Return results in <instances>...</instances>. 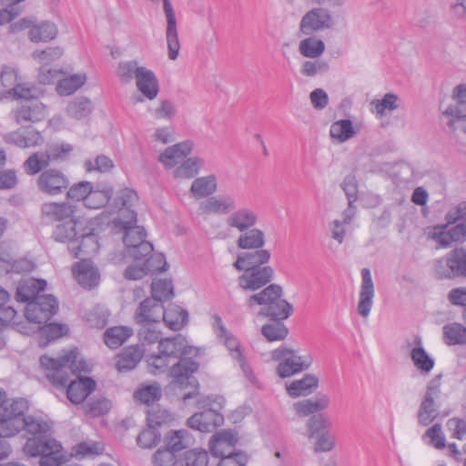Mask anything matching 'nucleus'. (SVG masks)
I'll return each instance as SVG.
<instances>
[{
	"label": "nucleus",
	"instance_id": "obj_54",
	"mask_svg": "<svg viewBox=\"0 0 466 466\" xmlns=\"http://www.w3.org/2000/svg\"><path fill=\"white\" fill-rule=\"evenodd\" d=\"M112 194V189L99 190L94 189L92 187L90 193L87 194V197L83 204L89 209H99L109 202Z\"/></svg>",
	"mask_w": 466,
	"mask_h": 466
},
{
	"label": "nucleus",
	"instance_id": "obj_30",
	"mask_svg": "<svg viewBox=\"0 0 466 466\" xmlns=\"http://www.w3.org/2000/svg\"><path fill=\"white\" fill-rule=\"evenodd\" d=\"M96 382L91 378L79 377L76 380L70 381L67 386L66 395L68 400L78 404L95 390Z\"/></svg>",
	"mask_w": 466,
	"mask_h": 466
},
{
	"label": "nucleus",
	"instance_id": "obj_43",
	"mask_svg": "<svg viewBox=\"0 0 466 466\" xmlns=\"http://www.w3.org/2000/svg\"><path fill=\"white\" fill-rule=\"evenodd\" d=\"M205 166V160L199 157H192L184 159L176 167L173 176L176 178L189 179L194 177Z\"/></svg>",
	"mask_w": 466,
	"mask_h": 466
},
{
	"label": "nucleus",
	"instance_id": "obj_9",
	"mask_svg": "<svg viewBox=\"0 0 466 466\" xmlns=\"http://www.w3.org/2000/svg\"><path fill=\"white\" fill-rule=\"evenodd\" d=\"M58 302L53 295L36 296L26 304L25 316L30 322L46 323L57 311Z\"/></svg>",
	"mask_w": 466,
	"mask_h": 466
},
{
	"label": "nucleus",
	"instance_id": "obj_6",
	"mask_svg": "<svg viewBox=\"0 0 466 466\" xmlns=\"http://www.w3.org/2000/svg\"><path fill=\"white\" fill-rule=\"evenodd\" d=\"M124 231L123 242L127 248V255L134 261L143 262L146 259H152L157 255H152L153 245L146 240V230L139 226L127 227Z\"/></svg>",
	"mask_w": 466,
	"mask_h": 466
},
{
	"label": "nucleus",
	"instance_id": "obj_2",
	"mask_svg": "<svg viewBox=\"0 0 466 466\" xmlns=\"http://www.w3.org/2000/svg\"><path fill=\"white\" fill-rule=\"evenodd\" d=\"M77 350H71L55 359L44 355L40 358L41 366L46 370V378L56 387H65L70 374L87 372L88 364L79 358Z\"/></svg>",
	"mask_w": 466,
	"mask_h": 466
},
{
	"label": "nucleus",
	"instance_id": "obj_39",
	"mask_svg": "<svg viewBox=\"0 0 466 466\" xmlns=\"http://www.w3.org/2000/svg\"><path fill=\"white\" fill-rule=\"evenodd\" d=\"M68 249L75 258L91 255L98 249L96 238L92 233L82 235L80 238H76L71 246H68Z\"/></svg>",
	"mask_w": 466,
	"mask_h": 466
},
{
	"label": "nucleus",
	"instance_id": "obj_20",
	"mask_svg": "<svg viewBox=\"0 0 466 466\" xmlns=\"http://www.w3.org/2000/svg\"><path fill=\"white\" fill-rule=\"evenodd\" d=\"M193 150V142L186 140L167 147L159 156L158 161L167 169L180 164Z\"/></svg>",
	"mask_w": 466,
	"mask_h": 466
},
{
	"label": "nucleus",
	"instance_id": "obj_18",
	"mask_svg": "<svg viewBox=\"0 0 466 466\" xmlns=\"http://www.w3.org/2000/svg\"><path fill=\"white\" fill-rule=\"evenodd\" d=\"M76 207L68 202L48 201L41 206V215L46 223L63 222L74 217Z\"/></svg>",
	"mask_w": 466,
	"mask_h": 466
},
{
	"label": "nucleus",
	"instance_id": "obj_36",
	"mask_svg": "<svg viewBox=\"0 0 466 466\" xmlns=\"http://www.w3.org/2000/svg\"><path fill=\"white\" fill-rule=\"evenodd\" d=\"M218 189V179L214 174L197 177L190 187V193L195 198H209Z\"/></svg>",
	"mask_w": 466,
	"mask_h": 466
},
{
	"label": "nucleus",
	"instance_id": "obj_37",
	"mask_svg": "<svg viewBox=\"0 0 466 466\" xmlns=\"http://www.w3.org/2000/svg\"><path fill=\"white\" fill-rule=\"evenodd\" d=\"M161 319L170 329L180 330L188 321V312L177 305H170L166 309L163 308Z\"/></svg>",
	"mask_w": 466,
	"mask_h": 466
},
{
	"label": "nucleus",
	"instance_id": "obj_22",
	"mask_svg": "<svg viewBox=\"0 0 466 466\" xmlns=\"http://www.w3.org/2000/svg\"><path fill=\"white\" fill-rule=\"evenodd\" d=\"M163 315V305L155 299L147 298L138 306L135 313L137 324H158Z\"/></svg>",
	"mask_w": 466,
	"mask_h": 466
},
{
	"label": "nucleus",
	"instance_id": "obj_27",
	"mask_svg": "<svg viewBox=\"0 0 466 466\" xmlns=\"http://www.w3.org/2000/svg\"><path fill=\"white\" fill-rule=\"evenodd\" d=\"M413 342L415 347L410 350L412 363L421 374L428 375L432 370L435 360L423 348L420 336H416Z\"/></svg>",
	"mask_w": 466,
	"mask_h": 466
},
{
	"label": "nucleus",
	"instance_id": "obj_59",
	"mask_svg": "<svg viewBox=\"0 0 466 466\" xmlns=\"http://www.w3.org/2000/svg\"><path fill=\"white\" fill-rule=\"evenodd\" d=\"M329 69V66L327 61L319 58H310V60H306L302 63L300 73L304 76L314 77L319 74L328 72Z\"/></svg>",
	"mask_w": 466,
	"mask_h": 466
},
{
	"label": "nucleus",
	"instance_id": "obj_38",
	"mask_svg": "<svg viewBox=\"0 0 466 466\" xmlns=\"http://www.w3.org/2000/svg\"><path fill=\"white\" fill-rule=\"evenodd\" d=\"M46 282L43 279H29L25 280L17 287L16 299L19 301L29 302L36 296H41L39 293L45 290Z\"/></svg>",
	"mask_w": 466,
	"mask_h": 466
},
{
	"label": "nucleus",
	"instance_id": "obj_26",
	"mask_svg": "<svg viewBox=\"0 0 466 466\" xmlns=\"http://www.w3.org/2000/svg\"><path fill=\"white\" fill-rule=\"evenodd\" d=\"M270 257L271 254L268 250L260 248L253 252L239 254L233 263V267L238 271L247 268H262L267 266L266 264L269 261Z\"/></svg>",
	"mask_w": 466,
	"mask_h": 466
},
{
	"label": "nucleus",
	"instance_id": "obj_25",
	"mask_svg": "<svg viewBox=\"0 0 466 466\" xmlns=\"http://www.w3.org/2000/svg\"><path fill=\"white\" fill-rule=\"evenodd\" d=\"M238 442L235 433L229 431H221L214 434L209 440V449L213 456L223 459L229 453Z\"/></svg>",
	"mask_w": 466,
	"mask_h": 466
},
{
	"label": "nucleus",
	"instance_id": "obj_8",
	"mask_svg": "<svg viewBox=\"0 0 466 466\" xmlns=\"http://www.w3.org/2000/svg\"><path fill=\"white\" fill-rule=\"evenodd\" d=\"M137 192L130 188L119 190L114 198L115 208L118 210V216L114 219V225L116 228L125 229L127 227L137 226V213L133 210V206L137 202Z\"/></svg>",
	"mask_w": 466,
	"mask_h": 466
},
{
	"label": "nucleus",
	"instance_id": "obj_42",
	"mask_svg": "<svg viewBox=\"0 0 466 466\" xmlns=\"http://www.w3.org/2000/svg\"><path fill=\"white\" fill-rule=\"evenodd\" d=\"M358 133L350 119H339L333 122L329 127V135L338 143H345L353 138Z\"/></svg>",
	"mask_w": 466,
	"mask_h": 466
},
{
	"label": "nucleus",
	"instance_id": "obj_4",
	"mask_svg": "<svg viewBox=\"0 0 466 466\" xmlns=\"http://www.w3.org/2000/svg\"><path fill=\"white\" fill-rule=\"evenodd\" d=\"M279 361L276 368L277 374L284 379L308 370L312 364L311 355H299L294 350L287 347H279L272 350L269 358L265 361Z\"/></svg>",
	"mask_w": 466,
	"mask_h": 466
},
{
	"label": "nucleus",
	"instance_id": "obj_60",
	"mask_svg": "<svg viewBox=\"0 0 466 466\" xmlns=\"http://www.w3.org/2000/svg\"><path fill=\"white\" fill-rule=\"evenodd\" d=\"M262 335L268 341L283 340L289 334V329L282 322L266 324L261 329Z\"/></svg>",
	"mask_w": 466,
	"mask_h": 466
},
{
	"label": "nucleus",
	"instance_id": "obj_57",
	"mask_svg": "<svg viewBox=\"0 0 466 466\" xmlns=\"http://www.w3.org/2000/svg\"><path fill=\"white\" fill-rule=\"evenodd\" d=\"M449 263L455 277H466V249L457 248L450 251Z\"/></svg>",
	"mask_w": 466,
	"mask_h": 466
},
{
	"label": "nucleus",
	"instance_id": "obj_45",
	"mask_svg": "<svg viewBox=\"0 0 466 466\" xmlns=\"http://www.w3.org/2000/svg\"><path fill=\"white\" fill-rule=\"evenodd\" d=\"M293 312V307L281 298L274 300L265 309L259 312V315L267 316L273 320H283L288 319Z\"/></svg>",
	"mask_w": 466,
	"mask_h": 466
},
{
	"label": "nucleus",
	"instance_id": "obj_63",
	"mask_svg": "<svg viewBox=\"0 0 466 466\" xmlns=\"http://www.w3.org/2000/svg\"><path fill=\"white\" fill-rule=\"evenodd\" d=\"M63 49L60 46H49L44 50H35L32 54V57L42 64L47 66L53 61L59 59L63 56Z\"/></svg>",
	"mask_w": 466,
	"mask_h": 466
},
{
	"label": "nucleus",
	"instance_id": "obj_13",
	"mask_svg": "<svg viewBox=\"0 0 466 466\" xmlns=\"http://www.w3.org/2000/svg\"><path fill=\"white\" fill-rule=\"evenodd\" d=\"M334 19L328 9L317 7L307 12L299 23V30L305 35L332 28Z\"/></svg>",
	"mask_w": 466,
	"mask_h": 466
},
{
	"label": "nucleus",
	"instance_id": "obj_12",
	"mask_svg": "<svg viewBox=\"0 0 466 466\" xmlns=\"http://www.w3.org/2000/svg\"><path fill=\"white\" fill-rule=\"evenodd\" d=\"M213 330L216 333L217 337L223 341L225 346L230 351V355L233 359L238 360L239 366L244 372V374L249 378L251 375V370L248 365L245 356L243 355L240 350V344L236 337H234L231 333L228 331L226 327L223 324L221 318L218 315L213 317Z\"/></svg>",
	"mask_w": 466,
	"mask_h": 466
},
{
	"label": "nucleus",
	"instance_id": "obj_1",
	"mask_svg": "<svg viewBox=\"0 0 466 466\" xmlns=\"http://www.w3.org/2000/svg\"><path fill=\"white\" fill-rule=\"evenodd\" d=\"M52 423L40 416L23 415V431L31 434L24 445V452L29 457H40L39 466H60L66 457L61 444L47 436Z\"/></svg>",
	"mask_w": 466,
	"mask_h": 466
},
{
	"label": "nucleus",
	"instance_id": "obj_3",
	"mask_svg": "<svg viewBox=\"0 0 466 466\" xmlns=\"http://www.w3.org/2000/svg\"><path fill=\"white\" fill-rule=\"evenodd\" d=\"M0 406V439L12 438L23 431V415L28 410V402L5 397Z\"/></svg>",
	"mask_w": 466,
	"mask_h": 466
},
{
	"label": "nucleus",
	"instance_id": "obj_10",
	"mask_svg": "<svg viewBox=\"0 0 466 466\" xmlns=\"http://www.w3.org/2000/svg\"><path fill=\"white\" fill-rule=\"evenodd\" d=\"M242 274L238 278V286L243 291L254 292L264 288L274 278V269L270 266L262 268H243Z\"/></svg>",
	"mask_w": 466,
	"mask_h": 466
},
{
	"label": "nucleus",
	"instance_id": "obj_53",
	"mask_svg": "<svg viewBox=\"0 0 466 466\" xmlns=\"http://www.w3.org/2000/svg\"><path fill=\"white\" fill-rule=\"evenodd\" d=\"M73 147L67 143H55L48 145L44 153L48 164L53 162H63L68 159Z\"/></svg>",
	"mask_w": 466,
	"mask_h": 466
},
{
	"label": "nucleus",
	"instance_id": "obj_16",
	"mask_svg": "<svg viewBox=\"0 0 466 466\" xmlns=\"http://www.w3.org/2000/svg\"><path fill=\"white\" fill-rule=\"evenodd\" d=\"M163 10L167 20L166 39L168 49V58L176 60L179 54L180 44L177 35L176 15L169 0H163Z\"/></svg>",
	"mask_w": 466,
	"mask_h": 466
},
{
	"label": "nucleus",
	"instance_id": "obj_61",
	"mask_svg": "<svg viewBox=\"0 0 466 466\" xmlns=\"http://www.w3.org/2000/svg\"><path fill=\"white\" fill-rule=\"evenodd\" d=\"M140 326L137 335L142 345H151L158 342L161 339V331L157 329V324H138Z\"/></svg>",
	"mask_w": 466,
	"mask_h": 466
},
{
	"label": "nucleus",
	"instance_id": "obj_35",
	"mask_svg": "<svg viewBox=\"0 0 466 466\" xmlns=\"http://www.w3.org/2000/svg\"><path fill=\"white\" fill-rule=\"evenodd\" d=\"M282 288L278 284H269L264 287V289L248 297L247 299V306L253 308L255 305L268 306L278 300L282 296Z\"/></svg>",
	"mask_w": 466,
	"mask_h": 466
},
{
	"label": "nucleus",
	"instance_id": "obj_46",
	"mask_svg": "<svg viewBox=\"0 0 466 466\" xmlns=\"http://www.w3.org/2000/svg\"><path fill=\"white\" fill-rule=\"evenodd\" d=\"M132 334L133 330L131 328L116 326L106 330L104 333V340L110 349H116L124 344Z\"/></svg>",
	"mask_w": 466,
	"mask_h": 466
},
{
	"label": "nucleus",
	"instance_id": "obj_31",
	"mask_svg": "<svg viewBox=\"0 0 466 466\" xmlns=\"http://www.w3.org/2000/svg\"><path fill=\"white\" fill-rule=\"evenodd\" d=\"M75 279L84 288H93L98 284L99 274L93 264L86 260H82L73 267Z\"/></svg>",
	"mask_w": 466,
	"mask_h": 466
},
{
	"label": "nucleus",
	"instance_id": "obj_56",
	"mask_svg": "<svg viewBox=\"0 0 466 466\" xmlns=\"http://www.w3.org/2000/svg\"><path fill=\"white\" fill-rule=\"evenodd\" d=\"M142 66H138L137 60L120 61L116 67V76L124 84H129L136 78Z\"/></svg>",
	"mask_w": 466,
	"mask_h": 466
},
{
	"label": "nucleus",
	"instance_id": "obj_15",
	"mask_svg": "<svg viewBox=\"0 0 466 466\" xmlns=\"http://www.w3.org/2000/svg\"><path fill=\"white\" fill-rule=\"evenodd\" d=\"M46 116V107L39 100L22 101L10 113V117L17 125L35 123Z\"/></svg>",
	"mask_w": 466,
	"mask_h": 466
},
{
	"label": "nucleus",
	"instance_id": "obj_34",
	"mask_svg": "<svg viewBox=\"0 0 466 466\" xmlns=\"http://www.w3.org/2000/svg\"><path fill=\"white\" fill-rule=\"evenodd\" d=\"M144 355V350L138 346L134 345L126 348L120 354L117 355L116 367L118 371H129L136 368Z\"/></svg>",
	"mask_w": 466,
	"mask_h": 466
},
{
	"label": "nucleus",
	"instance_id": "obj_62",
	"mask_svg": "<svg viewBox=\"0 0 466 466\" xmlns=\"http://www.w3.org/2000/svg\"><path fill=\"white\" fill-rule=\"evenodd\" d=\"M48 166L45 154L38 152L32 154L23 164L25 172L30 176L39 173Z\"/></svg>",
	"mask_w": 466,
	"mask_h": 466
},
{
	"label": "nucleus",
	"instance_id": "obj_7",
	"mask_svg": "<svg viewBox=\"0 0 466 466\" xmlns=\"http://www.w3.org/2000/svg\"><path fill=\"white\" fill-rule=\"evenodd\" d=\"M225 399L222 396H215L207 405L208 409L197 412L187 420V426L201 432H211L224 421L223 416L218 411L223 408Z\"/></svg>",
	"mask_w": 466,
	"mask_h": 466
},
{
	"label": "nucleus",
	"instance_id": "obj_58",
	"mask_svg": "<svg viewBox=\"0 0 466 466\" xmlns=\"http://www.w3.org/2000/svg\"><path fill=\"white\" fill-rule=\"evenodd\" d=\"M134 396L137 400L148 405L160 399L161 388L158 383L155 382L141 387L135 392Z\"/></svg>",
	"mask_w": 466,
	"mask_h": 466
},
{
	"label": "nucleus",
	"instance_id": "obj_33",
	"mask_svg": "<svg viewBox=\"0 0 466 466\" xmlns=\"http://www.w3.org/2000/svg\"><path fill=\"white\" fill-rule=\"evenodd\" d=\"M186 343L187 341L182 336L167 338L159 341L158 350L169 360H176L188 353Z\"/></svg>",
	"mask_w": 466,
	"mask_h": 466
},
{
	"label": "nucleus",
	"instance_id": "obj_11",
	"mask_svg": "<svg viewBox=\"0 0 466 466\" xmlns=\"http://www.w3.org/2000/svg\"><path fill=\"white\" fill-rule=\"evenodd\" d=\"M441 375H437L429 382L426 393L418 411L419 423L427 426L439 415V410L435 404V399L441 394Z\"/></svg>",
	"mask_w": 466,
	"mask_h": 466
},
{
	"label": "nucleus",
	"instance_id": "obj_55",
	"mask_svg": "<svg viewBox=\"0 0 466 466\" xmlns=\"http://www.w3.org/2000/svg\"><path fill=\"white\" fill-rule=\"evenodd\" d=\"M151 295L150 299L161 304L163 301L171 299L174 297L172 282L167 279L153 281L151 284Z\"/></svg>",
	"mask_w": 466,
	"mask_h": 466
},
{
	"label": "nucleus",
	"instance_id": "obj_28",
	"mask_svg": "<svg viewBox=\"0 0 466 466\" xmlns=\"http://www.w3.org/2000/svg\"><path fill=\"white\" fill-rule=\"evenodd\" d=\"M329 405V398L326 394L318 395L316 398L305 399L293 403V410L299 417H308L318 411L327 409Z\"/></svg>",
	"mask_w": 466,
	"mask_h": 466
},
{
	"label": "nucleus",
	"instance_id": "obj_29",
	"mask_svg": "<svg viewBox=\"0 0 466 466\" xmlns=\"http://www.w3.org/2000/svg\"><path fill=\"white\" fill-rule=\"evenodd\" d=\"M136 85L138 91L149 100L157 97L159 87L158 81L153 71L147 67H141L137 76Z\"/></svg>",
	"mask_w": 466,
	"mask_h": 466
},
{
	"label": "nucleus",
	"instance_id": "obj_17",
	"mask_svg": "<svg viewBox=\"0 0 466 466\" xmlns=\"http://www.w3.org/2000/svg\"><path fill=\"white\" fill-rule=\"evenodd\" d=\"M236 208V198L230 194L211 196L199 204V210L204 215H227Z\"/></svg>",
	"mask_w": 466,
	"mask_h": 466
},
{
	"label": "nucleus",
	"instance_id": "obj_40",
	"mask_svg": "<svg viewBox=\"0 0 466 466\" xmlns=\"http://www.w3.org/2000/svg\"><path fill=\"white\" fill-rule=\"evenodd\" d=\"M240 233L237 246L241 249H258L265 245V234L259 228L253 227Z\"/></svg>",
	"mask_w": 466,
	"mask_h": 466
},
{
	"label": "nucleus",
	"instance_id": "obj_19",
	"mask_svg": "<svg viewBox=\"0 0 466 466\" xmlns=\"http://www.w3.org/2000/svg\"><path fill=\"white\" fill-rule=\"evenodd\" d=\"M374 295L375 289L370 270L366 268H362L360 299L357 307L358 313L362 318H368L370 315L373 305Z\"/></svg>",
	"mask_w": 466,
	"mask_h": 466
},
{
	"label": "nucleus",
	"instance_id": "obj_41",
	"mask_svg": "<svg viewBox=\"0 0 466 466\" xmlns=\"http://www.w3.org/2000/svg\"><path fill=\"white\" fill-rule=\"evenodd\" d=\"M58 29L56 25L48 21L34 25L28 31V37L34 43L48 42L56 37Z\"/></svg>",
	"mask_w": 466,
	"mask_h": 466
},
{
	"label": "nucleus",
	"instance_id": "obj_50",
	"mask_svg": "<svg viewBox=\"0 0 466 466\" xmlns=\"http://www.w3.org/2000/svg\"><path fill=\"white\" fill-rule=\"evenodd\" d=\"M299 51L305 57L319 58L325 51V44L317 37H307L299 42Z\"/></svg>",
	"mask_w": 466,
	"mask_h": 466
},
{
	"label": "nucleus",
	"instance_id": "obj_49",
	"mask_svg": "<svg viewBox=\"0 0 466 466\" xmlns=\"http://www.w3.org/2000/svg\"><path fill=\"white\" fill-rule=\"evenodd\" d=\"M76 225L75 216L58 224L53 231L54 239L58 242H68V246H71L76 238Z\"/></svg>",
	"mask_w": 466,
	"mask_h": 466
},
{
	"label": "nucleus",
	"instance_id": "obj_51",
	"mask_svg": "<svg viewBox=\"0 0 466 466\" xmlns=\"http://www.w3.org/2000/svg\"><path fill=\"white\" fill-rule=\"evenodd\" d=\"M444 341L448 345L466 344V328L460 323H451L443 327Z\"/></svg>",
	"mask_w": 466,
	"mask_h": 466
},
{
	"label": "nucleus",
	"instance_id": "obj_14",
	"mask_svg": "<svg viewBox=\"0 0 466 466\" xmlns=\"http://www.w3.org/2000/svg\"><path fill=\"white\" fill-rule=\"evenodd\" d=\"M69 178L56 168H48L41 172L36 180L38 190L47 196H57L67 189Z\"/></svg>",
	"mask_w": 466,
	"mask_h": 466
},
{
	"label": "nucleus",
	"instance_id": "obj_21",
	"mask_svg": "<svg viewBox=\"0 0 466 466\" xmlns=\"http://www.w3.org/2000/svg\"><path fill=\"white\" fill-rule=\"evenodd\" d=\"M167 266L165 258L160 254L152 259H146L143 262L135 261V264L127 267L125 270V277L127 279H140L148 272L166 270Z\"/></svg>",
	"mask_w": 466,
	"mask_h": 466
},
{
	"label": "nucleus",
	"instance_id": "obj_52",
	"mask_svg": "<svg viewBox=\"0 0 466 466\" xmlns=\"http://www.w3.org/2000/svg\"><path fill=\"white\" fill-rule=\"evenodd\" d=\"M92 110L93 105L91 100L84 96L75 98L66 107L68 116L76 119H82L88 116Z\"/></svg>",
	"mask_w": 466,
	"mask_h": 466
},
{
	"label": "nucleus",
	"instance_id": "obj_5",
	"mask_svg": "<svg viewBox=\"0 0 466 466\" xmlns=\"http://www.w3.org/2000/svg\"><path fill=\"white\" fill-rule=\"evenodd\" d=\"M198 363L188 358H182L173 365L170 374L173 378L170 387L177 390H187L182 394L184 400L191 399L198 393V383L193 373L197 371Z\"/></svg>",
	"mask_w": 466,
	"mask_h": 466
},
{
	"label": "nucleus",
	"instance_id": "obj_44",
	"mask_svg": "<svg viewBox=\"0 0 466 466\" xmlns=\"http://www.w3.org/2000/svg\"><path fill=\"white\" fill-rule=\"evenodd\" d=\"M191 441L192 437L187 430L170 431L165 435L166 446L173 452L187 449Z\"/></svg>",
	"mask_w": 466,
	"mask_h": 466
},
{
	"label": "nucleus",
	"instance_id": "obj_64",
	"mask_svg": "<svg viewBox=\"0 0 466 466\" xmlns=\"http://www.w3.org/2000/svg\"><path fill=\"white\" fill-rule=\"evenodd\" d=\"M328 427L327 419L323 414L312 415L306 423V436L308 439H313L321 432H324V430Z\"/></svg>",
	"mask_w": 466,
	"mask_h": 466
},
{
	"label": "nucleus",
	"instance_id": "obj_24",
	"mask_svg": "<svg viewBox=\"0 0 466 466\" xmlns=\"http://www.w3.org/2000/svg\"><path fill=\"white\" fill-rule=\"evenodd\" d=\"M451 98L452 103L442 109L445 121L451 119V124L456 117L466 116V84L456 86L452 90Z\"/></svg>",
	"mask_w": 466,
	"mask_h": 466
},
{
	"label": "nucleus",
	"instance_id": "obj_48",
	"mask_svg": "<svg viewBox=\"0 0 466 466\" xmlns=\"http://www.w3.org/2000/svg\"><path fill=\"white\" fill-rule=\"evenodd\" d=\"M399 96L393 93H387L382 99H373L370 106V111L381 118L385 116L387 111H394L399 107Z\"/></svg>",
	"mask_w": 466,
	"mask_h": 466
},
{
	"label": "nucleus",
	"instance_id": "obj_47",
	"mask_svg": "<svg viewBox=\"0 0 466 466\" xmlns=\"http://www.w3.org/2000/svg\"><path fill=\"white\" fill-rule=\"evenodd\" d=\"M86 82L84 73L74 74L58 80L56 91L60 96H70L83 86Z\"/></svg>",
	"mask_w": 466,
	"mask_h": 466
},
{
	"label": "nucleus",
	"instance_id": "obj_32",
	"mask_svg": "<svg viewBox=\"0 0 466 466\" xmlns=\"http://www.w3.org/2000/svg\"><path fill=\"white\" fill-rule=\"evenodd\" d=\"M319 387V379L317 376L308 373L300 380H295L287 385V392L292 398L308 396L315 391Z\"/></svg>",
	"mask_w": 466,
	"mask_h": 466
},
{
	"label": "nucleus",
	"instance_id": "obj_23",
	"mask_svg": "<svg viewBox=\"0 0 466 466\" xmlns=\"http://www.w3.org/2000/svg\"><path fill=\"white\" fill-rule=\"evenodd\" d=\"M258 214L250 208H235L227 218V225L238 232H244L258 223Z\"/></svg>",
	"mask_w": 466,
	"mask_h": 466
}]
</instances>
